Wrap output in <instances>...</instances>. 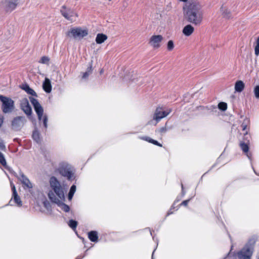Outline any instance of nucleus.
Masks as SVG:
<instances>
[{
  "label": "nucleus",
  "instance_id": "nucleus-42",
  "mask_svg": "<svg viewBox=\"0 0 259 259\" xmlns=\"http://www.w3.org/2000/svg\"><path fill=\"white\" fill-rule=\"evenodd\" d=\"M44 205L45 206V207L47 208V209H49V207H50V203L48 201H44Z\"/></svg>",
  "mask_w": 259,
  "mask_h": 259
},
{
  "label": "nucleus",
  "instance_id": "nucleus-5",
  "mask_svg": "<svg viewBox=\"0 0 259 259\" xmlns=\"http://www.w3.org/2000/svg\"><path fill=\"white\" fill-rule=\"evenodd\" d=\"M0 100L2 102V109L4 113L11 112L15 108L14 102L10 98L0 95Z\"/></svg>",
  "mask_w": 259,
  "mask_h": 259
},
{
  "label": "nucleus",
  "instance_id": "nucleus-19",
  "mask_svg": "<svg viewBox=\"0 0 259 259\" xmlns=\"http://www.w3.org/2000/svg\"><path fill=\"white\" fill-rule=\"evenodd\" d=\"M21 89L24 90L27 94L33 96L37 97V94L35 91L30 88L27 84H22Z\"/></svg>",
  "mask_w": 259,
  "mask_h": 259
},
{
  "label": "nucleus",
  "instance_id": "nucleus-56",
  "mask_svg": "<svg viewBox=\"0 0 259 259\" xmlns=\"http://www.w3.org/2000/svg\"><path fill=\"white\" fill-rule=\"evenodd\" d=\"M253 171H254V173H255L256 175H257V174L256 173V171H255V170H253Z\"/></svg>",
  "mask_w": 259,
  "mask_h": 259
},
{
  "label": "nucleus",
  "instance_id": "nucleus-26",
  "mask_svg": "<svg viewBox=\"0 0 259 259\" xmlns=\"http://www.w3.org/2000/svg\"><path fill=\"white\" fill-rule=\"evenodd\" d=\"M92 67L90 66L87 68V71L83 73L82 76V79H87L90 74H92Z\"/></svg>",
  "mask_w": 259,
  "mask_h": 259
},
{
  "label": "nucleus",
  "instance_id": "nucleus-30",
  "mask_svg": "<svg viewBox=\"0 0 259 259\" xmlns=\"http://www.w3.org/2000/svg\"><path fill=\"white\" fill-rule=\"evenodd\" d=\"M218 108L222 111H225L227 109V104L225 102H220L218 104Z\"/></svg>",
  "mask_w": 259,
  "mask_h": 259
},
{
  "label": "nucleus",
  "instance_id": "nucleus-21",
  "mask_svg": "<svg viewBox=\"0 0 259 259\" xmlns=\"http://www.w3.org/2000/svg\"><path fill=\"white\" fill-rule=\"evenodd\" d=\"M244 88V83L241 80L237 81L235 84V90L237 92H241Z\"/></svg>",
  "mask_w": 259,
  "mask_h": 259
},
{
  "label": "nucleus",
  "instance_id": "nucleus-20",
  "mask_svg": "<svg viewBox=\"0 0 259 259\" xmlns=\"http://www.w3.org/2000/svg\"><path fill=\"white\" fill-rule=\"evenodd\" d=\"M88 237L92 242H97L98 240V233L96 231H91L88 233Z\"/></svg>",
  "mask_w": 259,
  "mask_h": 259
},
{
  "label": "nucleus",
  "instance_id": "nucleus-25",
  "mask_svg": "<svg viewBox=\"0 0 259 259\" xmlns=\"http://www.w3.org/2000/svg\"><path fill=\"white\" fill-rule=\"evenodd\" d=\"M32 137L33 140L37 143L40 142V134L37 130H35L33 132Z\"/></svg>",
  "mask_w": 259,
  "mask_h": 259
},
{
  "label": "nucleus",
  "instance_id": "nucleus-11",
  "mask_svg": "<svg viewBox=\"0 0 259 259\" xmlns=\"http://www.w3.org/2000/svg\"><path fill=\"white\" fill-rule=\"evenodd\" d=\"M14 175L27 188L30 189L33 187V185L28 178L21 171H19V174L14 172Z\"/></svg>",
  "mask_w": 259,
  "mask_h": 259
},
{
  "label": "nucleus",
  "instance_id": "nucleus-23",
  "mask_svg": "<svg viewBox=\"0 0 259 259\" xmlns=\"http://www.w3.org/2000/svg\"><path fill=\"white\" fill-rule=\"evenodd\" d=\"M240 147L242 150L246 154L248 158L250 159V156L248 154V152L249 150V147L247 143H246L245 142H242L240 144Z\"/></svg>",
  "mask_w": 259,
  "mask_h": 259
},
{
  "label": "nucleus",
  "instance_id": "nucleus-10",
  "mask_svg": "<svg viewBox=\"0 0 259 259\" xmlns=\"http://www.w3.org/2000/svg\"><path fill=\"white\" fill-rule=\"evenodd\" d=\"M26 122L24 116H17L12 121V128L15 131L20 130Z\"/></svg>",
  "mask_w": 259,
  "mask_h": 259
},
{
  "label": "nucleus",
  "instance_id": "nucleus-49",
  "mask_svg": "<svg viewBox=\"0 0 259 259\" xmlns=\"http://www.w3.org/2000/svg\"><path fill=\"white\" fill-rule=\"evenodd\" d=\"M176 204V201H175L173 203L171 207V209H175V204Z\"/></svg>",
  "mask_w": 259,
  "mask_h": 259
},
{
  "label": "nucleus",
  "instance_id": "nucleus-47",
  "mask_svg": "<svg viewBox=\"0 0 259 259\" xmlns=\"http://www.w3.org/2000/svg\"><path fill=\"white\" fill-rule=\"evenodd\" d=\"M232 247H233V246H232V247H231V249L230 251H229V253H228V254H227V256H228V257H229V256H231V255L232 253L234 254V252H233V253H232V251H232Z\"/></svg>",
  "mask_w": 259,
  "mask_h": 259
},
{
  "label": "nucleus",
  "instance_id": "nucleus-35",
  "mask_svg": "<svg viewBox=\"0 0 259 259\" xmlns=\"http://www.w3.org/2000/svg\"><path fill=\"white\" fill-rule=\"evenodd\" d=\"M174 48V42L172 40H170L167 42V50L171 51Z\"/></svg>",
  "mask_w": 259,
  "mask_h": 259
},
{
  "label": "nucleus",
  "instance_id": "nucleus-12",
  "mask_svg": "<svg viewBox=\"0 0 259 259\" xmlns=\"http://www.w3.org/2000/svg\"><path fill=\"white\" fill-rule=\"evenodd\" d=\"M171 111V109L166 111H162L161 108H157L154 114L153 119L156 121V123L158 122L162 118L168 115Z\"/></svg>",
  "mask_w": 259,
  "mask_h": 259
},
{
  "label": "nucleus",
  "instance_id": "nucleus-44",
  "mask_svg": "<svg viewBox=\"0 0 259 259\" xmlns=\"http://www.w3.org/2000/svg\"><path fill=\"white\" fill-rule=\"evenodd\" d=\"M74 194L69 193L68 198L69 200H71Z\"/></svg>",
  "mask_w": 259,
  "mask_h": 259
},
{
  "label": "nucleus",
  "instance_id": "nucleus-34",
  "mask_svg": "<svg viewBox=\"0 0 259 259\" xmlns=\"http://www.w3.org/2000/svg\"><path fill=\"white\" fill-rule=\"evenodd\" d=\"M167 132V128L166 127H162L156 130V133H159L161 135H162L163 134H165Z\"/></svg>",
  "mask_w": 259,
  "mask_h": 259
},
{
  "label": "nucleus",
  "instance_id": "nucleus-3",
  "mask_svg": "<svg viewBox=\"0 0 259 259\" xmlns=\"http://www.w3.org/2000/svg\"><path fill=\"white\" fill-rule=\"evenodd\" d=\"M255 242L249 240L244 246L237 252V255L239 259H250L254 250Z\"/></svg>",
  "mask_w": 259,
  "mask_h": 259
},
{
  "label": "nucleus",
  "instance_id": "nucleus-8",
  "mask_svg": "<svg viewBox=\"0 0 259 259\" xmlns=\"http://www.w3.org/2000/svg\"><path fill=\"white\" fill-rule=\"evenodd\" d=\"M88 31L86 30H82L79 28H72L68 33V35L70 36V34L75 39H81L83 37L88 35Z\"/></svg>",
  "mask_w": 259,
  "mask_h": 259
},
{
  "label": "nucleus",
  "instance_id": "nucleus-28",
  "mask_svg": "<svg viewBox=\"0 0 259 259\" xmlns=\"http://www.w3.org/2000/svg\"><path fill=\"white\" fill-rule=\"evenodd\" d=\"M221 11L223 12V15L224 17L226 18H230L231 17L230 12L228 11L227 10L224 9L223 7L221 8Z\"/></svg>",
  "mask_w": 259,
  "mask_h": 259
},
{
  "label": "nucleus",
  "instance_id": "nucleus-18",
  "mask_svg": "<svg viewBox=\"0 0 259 259\" xmlns=\"http://www.w3.org/2000/svg\"><path fill=\"white\" fill-rule=\"evenodd\" d=\"M44 90L47 93H50L52 91V85L50 79L46 78L42 84Z\"/></svg>",
  "mask_w": 259,
  "mask_h": 259
},
{
  "label": "nucleus",
  "instance_id": "nucleus-48",
  "mask_svg": "<svg viewBox=\"0 0 259 259\" xmlns=\"http://www.w3.org/2000/svg\"><path fill=\"white\" fill-rule=\"evenodd\" d=\"M84 256V255H78L76 258L75 259H81Z\"/></svg>",
  "mask_w": 259,
  "mask_h": 259
},
{
  "label": "nucleus",
  "instance_id": "nucleus-22",
  "mask_svg": "<svg viewBox=\"0 0 259 259\" xmlns=\"http://www.w3.org/2000/svg\"><path fill=\"white\" fill-rule=\"evenodd\" d=\"M107 38V36L103 33H99L97 35L96 41L98 44L103 43Z\"/></svg>",
  "mask_w": 259,
  "mask_h": 259
},
{
  "label": "nucleus",
  "instance_id": "nucleus-2",
  "mask_svg": "<svg viewBox=\"0 0 259 259\" xmlns=\"http://www.w3.org/2000/svg\"><path fill=\"white\" fill-rule=\"evenodd\" d=\"M58 171L62 176L66 178L68 181H72L75 179L74 172L71 165L67 162L60 163Z\"/></svg>",
  "mask_w": 259,
  "mask_h": 259
},
{
  "label": "nucleus",
  "instance_id": "nucleus-40",
  "mask_svg": "<svg viewBox=\"0 0 259 259\" xmlns=\"http://www.w3.org/2000/svg\"><path fill=\"white\" fill-rule=\"evenodd\" d=\"M151 143H152L154 145H157V146H158L160 147H162V145L161 144H160L158 141H157L155 140H153V139L151 140Z\"/></svg>",
  "mask_w": 259,
  "mask_h": 259
},
{
  "label": "nucleus",
  "instance_id": "nucleus-39",
  "mask_svg": "<svg viewBox=\"0 0 259 259\" xmlns=\"http://www.w3.org/2000/svg\"><path fill=\"white\" fill-rule=\"evenodd\" d=\"M140 139H142V140H143L144 141H147V142H149L150 143H151V140L152 139H151L150 137H147V136H145V137H141Z\"/></svg>",
  "mask_w": 259,
  "mask_h": 259
},
{
  "label": "nucleus",
  "instance_id": "nucleus-52",
  "mask_svg": "<svg viewBox=\"0 0 259 259\" xmlns=\"http://www.w3.org/2000/svg\"><path fill=\"white\" fill-rule=\"evenodd\" d=\"M154 251H155V250L153 252L152 255V259H153V254H154Z\"/></svg>",
  "mask_w": 259,
  "mask_h": 259
},
{
  "label": "nucleus",
  "instance_id": "nucleus-36",
  "mask_svg": "<svg viewBox=\"0 0 259 259\" xmlns=\"http://www.w3.org/2000/svg\"><path fill=\"white\" fill-rule=\"evenodd\" d=\"M254 96L256 98H259V85H256L253 91Z\"/></svg>",
  "mask_w": 259,
  "mask_h": 259
},
{
  "label": "nucleus",
  "instance_id": "nucleus-31",
  "mask_svg": "<svg viewBox=\"0 0 259 259\" xmlns=\"http://www.w3.org/2000/svg\"><path fill=\"white\" fill-rule=\"evenodd\" d=\"M249 120L248 118H245L244 119L243 122L241 125V127L242 128L243 131H245L246 130L247 125L249 123Z\"/></svg>",
  "mask_w": 259,
  "mask_h": 259
},
{
  "label": "nucleus",
  "instance_id": "nucleus-50",
  "mask_svg": "<svg viewBox=\"0 0 259 259\" xmlns=\"http://www.w3.org/2000/svg\"><path fill=\"white\" fill-rule=\"evenodd\" d=\"M171 210L172 209H171V208L170 210H169V211L167 212V215H169L173 213L172 211H171Z\"/></svg>",
  "mask_w": 259,
  "mask_h": 259
},
{
  "label": "nucleus",
  "instance_id": "nucleus-17",
  "mask_svg": "<svg viewBox=\"0 0 259 259\" xmlns=\"http://www.w3.org/2000/svg\"><path fill=\"white\" fill-rule=\"evenodd\" d=\"M194 31V27L190 24L185 26L183 29V34L187 36L191 35Z\"/></svg>",
  "mask_w": 259,
  "mask_h": 259
},
{
  "label": "nucleus",
  "instance_id": "nucleus-6",
  "mask_svg": "<svg viewBox=\"0 0 259 259\" xmlns=\"http://www.w3.org/2000/svg\"><path fill=\"white\" fill-rule=\"evenodd\" d=\"M61 14L68 20L73 22L75 20V18L77 17V14L70 8H67L65 6H63L60 10Z\"/></svg>",
  "mask_w": 259,
  "mask_h": 259
},
{
  "label": "nucleus",
  "instance_id": "nucleus-15",
  "mask_svg": "<svg viewBox=\"0 0 259 259\" xmlns=\"http://www.w3.org/2000/svg\"><path fill=\"white\" fill-rule=\"evenodd\" d=\"M163 39V37L161 35H153L151 36L149 44L154 48L157 49L160 47V43Z\"/></svg>",
  "mask_w": 259,
  "mask_h": 259
},
{
  "label": "nucleus",
  "instance_id": "nucleus-14",
  "mask_svg": "<svg viewBox=\"0 0 259 259\" xmlns=\"http://www.w3.org/2000/svg\"><path fill=\"white\" fill-rule=\"evenodd\" d=\"M29 100L32 104L34 111L37 115H40L41 113H44V109L39 104L37 99L33 97H30Z\"/></svg>",
  "mask_w": 259,
  "mask_h": 259
},
{
  "label": "nucleus",
  "instance_id": "nucleus-9",
  "mask_svg": "<svg viewBox=\"0 0 259 259\" xmlns=\"http://www.w3.org/2000/svg\"><path fill=\"white\" fill-rule=\"evenodd\" d=\"M48 197L53 202L58 204L60 206L61 208L65 212H68L70 210L69 206L62 202V200H60L59 198H57L53 192L50 191L49 192Z\"/></svg>",
  "mask_w": 259,
  "mask_h": 259
},
{
  "label": "nucleus",
  "instance_id": "nucleus-38",
  "mask_svg": "<svg viewBox=\"0 0 259 259\" xmlns=\"http://www.w3.org/2000/svg\"><path fill=\"white\" fill-rule=\"evenodd\" d=\"M75 191H76V186L75 185H73L71 187L69 193L74 194Z\"/></svg>",
  "mask_w": 259,
  "mask_h": 259
},
{
  "label": "nucleus",
  "instance_id": "nucleus-24",
  "mask_svg": "<svg viewBox=\"0 0 259 259\" xmlns=\"http://www.w3.org/2000/svg\"><path fill=\"white\" fill-rule=\"evenodd\" d=\"M43 114L44 113H41L40 115H37L38 120L40 121L42 120L44 126L45 127V128H47L48 127V116L46 114L43 116Z\"/></svg>",
  "mask_w": 259,
  "mask_h": 259
},
{
  "label": "nucleus",
  "instance_id": "nucleus-4",
  "mask_svg": "<svg viewBox=\"0 0 259 259\" xmlns=\"http://www.w3.org/2000/svg\"><path fill=\"white\" fill-rule=\"evenodd\" d=\"M49 183L50 187L52 190L56 194V196H57V198H59L60 200L64 199V193L63 188L62 187L60 182L54 176H52L50 178Z\"/></svg>",
  "mask_w": 259,
  "mask_h": 259
},
{
  "label": "nucleus",
  "instance_id": "nucleus-46",
  "mask_svg": "<svg viewBox=\"0 0 259 259\" xmlns=\"http://www.w3.org/2000/svg\"><path fill=\"white\" fill-rule=\"evenodd\" d=\"M181 187H182V196H184L185 194V192L184 191V187H183V185L182 184H181Z\"/></svg>",
  "mask_w": 259,
  "mask_h": 259
},
{
  "label": "nucleus",
  "instance_id": "nucleus-13",
  "mask_svg": "<svg viewBox=\"0 0 259 259\" xmlns=\"http://www.w3.org/2000/svg\"><path fill=\"white\" fill-rule=\"evenodd\" d=\"M20 108L27 116L31 115L32 109L27 98H24L20 101Z\"/></svg>",
  "mask_w": 259,
  "mask_h": 259
},
{
  "label": "nucleus",
  "instance_id": "nucleus-7",
  "mask_svg": "<svg viewBox=\"0 0 259 259\" xmlns=\"http://www.w3.org/2000/svg\"><path fill=\"white\" fill-rule=\"evenodd\" d=\"M18 3V0H4L2 2V7L6 12H11L16 9Z\"/></svg>",
  "mask_w": 259,
  "mask_h": 259
},
{
  "label": "nucleus",
  "instance_id": "nucleus-27",
  "mask_svg": "<svg viewBox=\"0 0 259 259\" xmlns=\"http://www.w3.org/2000/svg\"><path fill=\"white\" fill-rule=\"evenodd\" d=\"M68 225L71 229L75 230L77 226V222L73 220H70L69 221Z\"/></svg>",
  "mask_w": 259,
  "mask_h": 259
},
{
  "label": "nucleus",
  "instance_id": "nucleus-16",
  "mask_svg": "<svg viewBox=\"0 0 259 259\" xmlns=\"http://www.w3.org/2000/svg\"><path fill=\"white\" fill-rule=\"evenodd\" d=\"M11 186L12 187V190L13 192V198L14 199L15 202L19 206H20L22 205V201H21L20 198L17 194L15 186L12 183H11Z\"/></svg>",
  "mask_w": 259,
  "mask_h": 259
},
{
  "label": "nucleus",
  "instance_id": "nucleus-37",
  "mask_svg": "<svg viewBox=\"0 0 259 259\" xmlns=\"http://www.w3.org/2000/svg\"><path fill=\"white\" fill-rule=\"evenodd\" d=\"M6 147L4 144L3 140L0 138V150L2 151H5Z\"/></svg>",
  "mask_w": 259,
  "mask_h": 259
},
{
  "label": "nucleus",
  "instance_id": "nucleus-32",
  "mask_svg": "<svg viewBox=\"0 0 259 259\" xmlns=\"http://www.w3.org/2000/svg\"><path fill=\"white\" fill-rule=\"evenodd\" d=\"M0 163L2 165H3L4 166L6 167L7 165V162L6 161V159L5 158V157L2 153L0 152Z\"/></svg>",
  "mask_w": 259,
  "mask_h": 259
},
{
  "label": "nucleus",
  "instance_id": "nucleus-29",
  "mask_svg": "<svg viewBox=\"0 0 259 259\" xmlns=\"http://www.w3.org/2000/svg\"><path fill=\"white\" fill-rule=\"evenodd\" d=\"M50 61V59L47 56H42L40 60L39 61V63L44 64H49Z\"/></svg>",
  "mask_w": 259,
  "mask_h": 259
},
{
  "label": "nucleus",
  "instance_id": "nucleus-41",
  "mask_svg": "<svg viewBox=\"0 0 259 259\" xmlns=\"http://www.w3.org/2000/svg\"><path fill=\"white\" fill-rule=\"evenodd\" d=\"M190 199H188V200H184L180 204V205H184V206H187L188 202H189L190 201Z\"/></svg>",
  "mask_w": 259,
  "mask_h": 259
},
{
  "label": "nucleus",
  "instance_id": "nucleus-55",
  "mask_svg": "<svg viewBox=\"0 0 259 259\" xmlns=\"http://www.w3.org/2000/svg\"><path fill=\"white\" fill-rule=\"evenodd\" d=\"M253 171H254V173H255L256 175H257V174L256 173V171H255V170H253Z\"/></svg>",
  "mask_w": 259,
  "mask_h": 259
},
{
  "label": "nucleus",
  "instance_id": "nucleus-51",
  "mask_svg": "<svg viewBox=\"0 0 259 259\" xmlns=\"http://www.w3.org/2000/svg\"><path fill=\"white\" fill-rule=\"evenodd\" d=\"M180 1H181V2H186L187 1V0H179Z\"/></svg>",
  "mask_w": 259,
  "mask_h": 259
},
{
  "label": "nucleus",
  "instance_id": "nucleus-33",
  "mask_svg": "<svg viewBox=\"0 0 259 259\" xmlns=\"http://www.w3.org/2000/svg\"><path fill=\"white\" fill-rule=\"evenodd\" d=\"M254 53L256 56H258L259 54V36L256 40V45L254 48Z\"/></svg>",
  "mask_w": 259,
  "mask_h": 259
},
{
  "label": "nucleus",
  "instance_id": "nucleus-54",
  "mask_svg": "<svg viewBox=\"0 0 259 259\" xmlns=\"http://www.w3.org/2000/svg\"><path fill=\"white\" fill-rule=\"evenodd\" d=\"M102 72H103V70H101V71H100V73H102Z\"/></svg>",
  "mask_w": 259,
  "mask_h": 259
},
{
  "label": "nucleus",
  "instance_id": "nucleus-1",
  "mask_svg": "<svg viewBox=\"0 0 259 259\" xmlns=\"http://www.w3.org/2000/svg\"><path fill=\"white\" fill-rule=\"evenodd\" d=\"M186 18L188 22L196 25L201 24L203 19V13L199 5L192 4L186 11Z\"/></svg>",
  "mask_w": 259,
  "mask_h": 259
},
{
  "label": "nucleus",
  "instance_id": "nucleus-45",
  "mask_svg": "<svg viewBox=\"0 0 259 259\" xmlns=\"http://www.w3.org/2000/svg\"><path fill=\"white\" fill-rule=\"evenodd\" d=\"M4 122V118L3 116H0V127L2 126Z\"/></svg>",
  "mask_w": 259,
  "mask_h": 259
},
{
  "label": "nucleus",
  "instance_id": "nucleus-43",
  "mask_svg": "<svg viewBox=\"0 0 259 259\" xmlns=\"http://www.w3.org/2000/svg\"><path fill=\"white\" fill-rule=\"evenodd\" d=\"M244 140L245 141H247V142H249V140L248 139V135H247V132H246V133L244 134Z\"/></svg>",
  "mask_w": 259,
  "mask_h": 259
},
{
  "label": "nucleus",
  "instance_id": "nucleus-53",
  "mask_svg": "<svg viewBox=\"0 0 259 259\" xmlns=\"http://www.w3.org/2000/svg\"><path fill=\"white\" fill-rule=\"evenodd\" d=\"M179 201V199H176V200H175V201H176V203H177V202H178Z\"/></svg>",
  "mask_w": 259,
  "mask_h": 259
}]
</instances>
